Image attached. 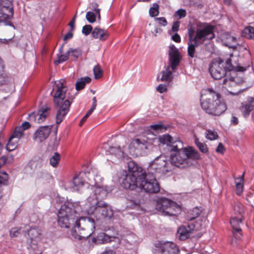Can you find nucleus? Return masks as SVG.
Returning a JSON list of instances; mask_svg holds the SVG:
<instances>
[{
    "instance_id": "f257e3e1",
    "label": "nucleus",
    "mask_w": 254,
    "mask_h": 254,
    "mask_svg": "<svg viewBox=\"0 0 254 254\" xmlns=\"http://www.w3.org/2000/svg\"><path fill=\"white\" fill-rule=\"evenodd\" d=\"M73 205L68 202L62 205L58 215V223L63 228L71 227V236L79 240H86L95 229L94 220L90 217H78Z\"/></svg>"
},
{
    "instance_id": "f03ea898",
    "label": "nucleus",
    "mask_w": 254,
    "mask_h": 254,
    "mask_svg": "<svg viewBox=\"0 0 254 254\" xmlns=\"http://www.w3.org/2000/svg\"><path fill=\"white\" fill-rule=\"evenodd\" d=\"M171 151L176 152L170 156L172 168L173 166L181 168L189 167L192 165V160L199 158V154L196 150L191 146L184 148L183 143L181 140L173 142Z\"/></svg>"
},
{
    "instance_id": "7ed1b4c3",
    "label": "nucleus",
    "mask_w": 254,
    "mask_h": 254,
    "mask_svg": "<svg viewBox=\"0 0 254 254\" xmlns=\"http://www.w3.org/2000/svg\"><path fill=\"white\" fill-rule=\"evenodd\" d=\"M239 57L230 55L229 58L227 59L225 62V66L223 61L220 58L214 59L210 64L209 67V71L211 76L215 79H220L226 75L227 71H244L250 65L247 67H243L239 64Z\"/></svg>"
},
{
    "instance_id": "20e7f679",
    "label": "nucleus",
    "mask_w": 254,
    "mask_h": 254,
    "mask_svg": "<svg viewBox=\"0 0 254 254\" xmlns=\"http://www.w3.org/2000/svg\"><path fill=\"white\" fill-rule=\"evenodd\" d=\"M220 95L212 89L203 91L201 97V106L207 113L220 116L226 110L225 104L220 101Z\"/></svg>"
},
{
    "instance_id": "39448f33",
    "label": "nucleus",
    "mask_w": 254,
    "mask_h": 254,
    "mask_svg": "<svg viewBox=\"0 0 254 254\" xmlns=\"http://www.w3.org/2000/svg\"><path fill=\"white\" fill-rule=\"evenodd\" d=\"M64 80L61 79L56 82L57 90L54 96V102L57 111L56 118V124L59 125L63 121L65 115L69 111L72 99H66V87L64 86Z\"/></svg>"
},
{
    "instance_id": "423d86ee",
    "label": "nucleus",
    "mask_w": 254,
    "mask_h": 254,
    "mask_svg": "<svg viewBox=\"0 0 254 254\" xmlns=\"http://www.w3.org/2000/svg\"><path fill=\"white\" fill-rule=\"evenodd\" d=\"M168 51L169 64L165 70L158 74L157 80L163 82H169L173 78L172 71H174L179 65L181 56L178 49L174 45L169 46Z\"/></svg>"
},
{
    "instance_id": "0eeeda50",
    "label": "nucleus",
    "mask_w": 254,
    "mask_h": 254,
    "mask_svg": "<svg viewBox=\"0 0 254 254\" xmlns=\"http://www.w3.org/2000/svg\"><path fill=\"white\" fill-rule=\"evenodd\" d=\"M128 172L124 178L122 186L126 189L133 190L139 187V181L143 177V169L134 161L128 163Z\"/></svg>"
},
{
    "instance_id": "6e6552de",
    "label": "nucleus",
    "mask_w": 254,
    "mask_h": 254,
    "mask_svg": "<svg viewBox=\"0 0 254 254\" xmlns=\"http://www.w3.org/2000/svg\"><path fill=\"white\" fill-rule=\"evenodd\" d=\"M155 138L151 139L143 136L132 139L129 144V149L133 155L143 156L147 153V151L152 147Z\"/></svg>"
},
{
    "instance_id": "1a4fd4ad",
    "label": "nucleus",
    "mask_w": 254,
    "mask_h": 254,
    "mask_svg": "<svg viewBox=\"0 0 254 254\" xmlns=\"http://www.w3.org/2000/svg\"><path fill=\"white\" fill-rule=\"evenodd\" d=\"M173 169L171 163L167 160V157L164 155H160L149 163L145 171L149 174L156 176L158 173L169 172Z\"/></svg>"
},
{
    "instance_id": "9d476101",
    "label": "nucleus",
    "mask_w": 254,
    "mask_h": 254,
    "mask_svg": "<svg viewBox=\"0 0 254 254\" xmlns=\"http://www.w3.org/2000/svg\"><path fill=\"white\" fill-rule=\"evenodd\" d=\"M88 214L94 213L97 219H110L113 216V211L107 203L103 201H95L87 210Z\"/></svg>"
},
{
    "instance_id": "9b49d317",
    "label": "nucleus",
    "mask_w": 254,
    "mask_h": 254,
    "mask_svg": "<svg viewBox=\"0 0 254 254\" xmlns=\"http://www.w3.org/2000/svg\"><path fill=\"white\" fill-rule=\"evenodd\" d=\"M156 208L164 215L176 216L181 212V207L175 202L166 198L159 199Z\"/></svg>"
},
{
    "instance_id": "f8f14e48",
    "label": "nucleus",
    "mask_w": 254,
    "mask_h": 254,
    "mask_svg": "<svg viewBox=\"0 0 254 254\" xmlns=\"http://www.w3.org/2000/svg\"><path fill=\"white\" fill-rule=\"evenodd\" d=\"M214 26L210 25H205L198 28L196 30L195 37L193 35V31L189 30V37L195 43L202 44L205 40H210L215 37L214 34Z\"/></svg>"
},
{
    "instance_id": "ddd939ff",
    "label": "nucleus",
    "mask_w": 254,
    "mask_h": 254,
    "mask_svg": "<svg viewBox=\"0 0 254 254\" xmlns=\"http://www.w3.org/2000/svg\"><path fill=\"white\" fill-rule=\"evenodd\" d=\"M143 177L139 181V188L148 193H155L160 190V185L156 179V175L149 174L143 170Z\"/></svg>"
},
{
    "instance_id": "4468645a",
    "label": "nucleus",
    "mask_w": 254,
    "mask_h": 254,
    "mask_svg": "<svg viewBox=\"0 0 254 254\" xmlns=\"http://www.w3.org/2000/svg\"><path fill=\"white\" fill-rule=\"evenodd\" d=\"M87 190L85 192V196L87 197V200L90 205H93L95 201H101L107 194V190L102 187L90 186L89 184H85Z\"/></svg>"
},
{
    "instance_id": "2eb2a0df",
    "label": "nucleus",
    "mask_w": 254,
    "mask_h": 254,
    "mask_svg": "<svg viewBox=\"0 0 254 254\" xmlns=\"http://www.w3.org/2000/svg\"><path fill=\"white\" fill-rule=\"evenodd\" d=\"M13 15L11 0H0V17H2V19H11Z\"/></svg>"
},
{
    "instance_id": "dca6fc26",
    "label": "nucleus",
    "mask_w": 254,
    "mask_h": 254,
    "mask_svg": "<svg viewBox=\"0 0 254 254\" xmlns=\"http://www.w3.org/2000/svg\"><path fill=\"white\" fill-rule=\"evenodd\" d=\"M52 128V126H45L39 127L34 133V140L39 143L44 141L49 137Z\"/></svg>"
},
{
    "instance_id": "f3484780",
    "label": "nucleus",
    "mask_w": 254,
    "mask_h": 254,
    "mask_svg": "<svg viewBox=\"0 0 254 254\" xmlns=\"http://www.w3.org/2000/svg\"><path fill=\"white\" fill-rule=\"evenodd\" d=\"M202 224L198 226L197 224H189L187 226L180 227L178 230V233L180 235V240H185L189 238L194 230H199Z\"/></svg>"
},
{
    "instance_id": "a211bd4d",
    "label": "nucleus",
    "mask_w": 254,
    "mask_h": 254,
    "mask_svg": "<svg viewBox=\"0 0 254 254\" xmlns=\"http://www.w3.org/2000/svg\"><path fill=\"white\" fill-rule=\"evenodd\" d=\"M85 183L82 179L78 176H75L72 181L69 183V188L72 191H80L85 195V192L87 190Z\"/></svg>"
},
{
    "instance_id": "6ab92c4d",
    "label": "nucleus",
    "mask_w": 254,
    "mask_h": 254,
    "mask_svg": "<svg viewBox=\"0 0 254 254\" xmlns=\"http://www.w3.org/2000/svg\"><path fill=\"white\" fill-rule=\"evenodd\" d=\"M50 109L48 106L45 105L41 107L37 114L34 112L31 113L29 115V117L31 120H33L38 123H41L45 120L48 116L47 112Z\"/></svg>"
},
{
    "instance_id": "aec40b11",
    "label": "nucleus",
    "mask_w": 254,
    "mask_h": 254,
    "mask_svg": "<svg viewBox=\"0 0 254 254\" xmlns=\"http://www.w3.org/2000/svg\"><path fill=\"white\" fill-rule=\"evenodd\" d=\"M243 216H235L230 220L231 225L234 230L235 237L240 238L241 235L239 232L241 231V225H242V219Z\"/></svg>"
},
{
    "instance_id": "412c9836",
    "label": "nucleus",
    "mask_w": 254,
    "mask_h": 254,
    "mask_svg": "<svg viewBox=\"0 0 254 254\" xmlns=\"http://www.w3.org/2000/svg\"><path fill=\"white\" fill-rule=\"evenodd\" d=\"M254 98L250 97L247 102H245L242 104L240 107V110L245 118L248 117L251 112L254 109Z\"/></svg>"
},
{
    "instance_id": "4be33fe9",
    "label": "nucleus",
    "mask_w": 254,
    "mask_h": 254,
    "mask_svg": "<svg viewBox=\"0 0 254 254\" xmlns=\"http://www.w3.org/2000/svg\"><path fill=\"white\" fill-rule=\"evenodd\" d=\"M91 34L94 38L99 39L102 41L106 40L108 37L107 31L99 27L95 28L92 31Z\"/></svg>"
},
{
    "instance_id": "5701e85b",
    "label": "nucleus",
    "mask_w": 254,
    "mask_h": 254,
    "mask_svg": "<svg viewBox=\"0 0 254 254\" xmlns=\"http://www.w3.org/2000/svg\"><path fill=\"white\" fill-rule=\"evenodd\" d=\"M107 152L109 153V155H114L118 159H121L124 157V152L123 148L120 146H110L107 150ZM107 155L108 154L107 153Z\"/></svg>"
},
{
    "instance_id": "b1692460",
    "label": "nucleus",
    "mask_w": 254,
    "mask_h": 254,
    "mask_svg": "<svg viewBox=\"0 0 254 254\" xmlns=\"http://www.w3.org/2000/svg\"><path fill=\"white\" fill-rule=\"evenodd\" d=\"M223 87L226 89L227 90H228V88L232 87H234L237 85V82L236 81V79L234 77H226L223 80ZM229 94L233 95H237L239 92H240V91L237 92H233L232 91H228Z\"/></svg>"
},
{
    "instance_id": "393cba45",
    "label": "nucleus",
    "mask_w": 254,
    "mask_h": 254,
    "mask_svg": "<svg viewBox=\"0 0 254 254\" xmlns=\"http://www.w3.org/2000/svg\"><path fill=\"white\" fill-rule=\"evenodd\" d=\"M188 54L190 57L193 58L195 57V48L200 45L198 42L195 43L194 41L189 37L188 43Z\"/></svg>"
},
{
    "instance_id": "a878e982",
    "label": "nucleus",
    "mask_w": 254,
    "mask_h": 254,
    "mask_svg": "<svg viewBox=\"0 0 254 254\" xmlns=\"http://www.w3.org/2000/svg\"><path fill=\"white\" fill-rule=\"evenodd\" d=\"M179 140H174L173 138L169 134H164L162 136H160L159 138V141L165 144H167V146H169L170 147L169 149L171 150V149L172 148V144H173V142L175 141H178Z\"/></svg>"
},
{
    "instance_id": "bb28decb",
    "label": "nucleus",
    "mask_w": 254,
    "mask_h": 254,
    "mask_svg": "<svg viewBox=\"0 0 254 254\" xmlns=\"http://www.w3.org/2000/svg\"><path fill=\"white\" fill-rule=\"evenodd\" d=\"M91 81V78L88 76L81 77L77 81L75 84V88L77 90H80L84 88L86 83Z\"/></svg>"
},
{
    "instance_id": "cd10ccee",
    "label": "nucleus",
    "mask_w": 254,
    "mask_h": 254,
    "mask_svg": "<svg viewBox=\"0 0 254 254\" xmlns=\"http://www.w3.org/2000/svg\"><path fill=\"white\" fill-rule=\"evenodd\" d=\"M245 172L243 173L242 176L238 179H237L235 181L236 183V189L237 193L238 195H240L242 192L243 191V183H244V178Z\"/></svg>"
},
{
    "instance_id": "c85d7f7f",
    "label": "nucleus",
    "mask_w": 254,
    "mask_h": 254,
    "mask_svg": "<svg viewBox=\"0 0 254 254\" xmlns=\"http://www.w3.org/2000/svg\"><path fill=\"white\" fill-rule=\"evenodd\" d=\"M202 212V209L198 207H195L190 210L188 215V218L190 220H192L198 217Z\"/></svg>"
},
{
    "instance_id": "c756f323",
    "label": "nucleus",
    "mask_w": 254,
    "mask_h": 254,
    "mask_svg": "<svg viewBox=\"0 0 254 254\" xmlns=\"http://www.w3.org/2000/svg\"><path fill=\"white\" fill-rule=\"evenodd\" d=\"M23 129L22 128V127H17L14 130V132L12 134V135L10 136V138L11 139H18V141L19 140V139L23 136Z\"/></svg>"
},
{
    "instance_id": "7c9ffc66",
    "label": "nucleus",
    "mask_w": 254,
    "mask_h": 254,
    "mask_svg": "<svg viewBox=\"0 0 254 254\" xmlns=\"http://www.w3.org/2000/svg\"><path fill=\"white\" fill-rule=\"evenodd\" d=\"M159 5L157 3H154L149 10V15L151 17H155L159 14Z\"/></svg>"
},
{
    "instance_id": "2f4dec72",
    "label": "nucleus",
    "mask_w": 254,
    "mask_h": 254,
    "mask_svg": "<svg viewBox=\"0 0 254 254\" xmlns=\"http://www.w3.org/2000/svg\"><path fill=\"white\" fill-rule=\"evenodd\" d=\"M18 139H13L9 138L8 142L6 146V150L8 151L14 150L17 147Z\"/></svg>"
},
{
    "instance_id": "473e14b6",
    "label": "nucleus",
    "mask_w": 254,
    "mask_h": 254,
    "mask_svg": "<svg viewBox=\"0 0 254 254\" xmlns=\"http://www.w3.org/2000/svg\"><path fill=\"white\" fill-rule=\"evenodd\" d=\"M7 179V174L5 172L0 174V199L2 197L1 185H6Z\"/></svg>"
},
{
    "instance_id": "72a5a7b5",
    "label": "nucleus",
    "mask_w": 254,
    "mask_h": 254,
    "mask_svg": "<svg viewBox=\"0 0 254 254\" xmlns=\"http://www.w3.org/2000/svg\"><path fill=\"white\" fill-rule=\"evenodd\" d=\"M243 35L249 39L254 38V28L251 26L246 27L243 31Z\"/></svg>"
},
{
    "instance_id": "f704fd0d",
    "label": "nucleus",
    "mask_w": 254,
    "mask_h": 254,
    "mask_svg": "<svg viewBox=\"0 0 254 254\" xmlns=\"http://www.w3.org/2000/svg\"><path fill=\"white\" fill-rule=\"evenodd\" d=\"M149 127L150 131L153 130L157 133H158L160 131H165L167 129V127L162 124L151 125Z\"/></svg>"
},
{
    "instance_id": "c9c22d12",
    "label": "nucleus",
    "mask_w": 254,
    "mask_h": 254,
    "mask_svg": "<svg viewBox=\"0 0 254 254\" xmlns=\"http://www.w3.org/2000/svg\"><path fill=\"white\" fill-rule=\"evenodd\" d=\"M60 160V154L58 152H55L54 155L50 158V163L53 167H56L59 164Z\"/></svg>"
},
{
    "instance_id": "e433bc0d",
    "label": "nucleus",
    "mask_w": 254,
    "mask_h": 254,
    "mask_svg": "<svg viewBox=\"0 0 254 254\" xmlns=\"http://www.w3.org/2000/svg\"><path fill=\"white\" fill-rule=\"evenodd\" d=\"M69 56L68 51L65 54H57L58 60L55 61V64H58L66 61L68 59Z\"/></svg>"
},
{
    "instance_id": "4c0bfd02",
    "label": "nucleus",
    "mask_w": 254,
    "mask_h": 254,
    "mask_svg": "<svg viewBox=\"0 0 254 254\" xmlns=\"http://www.w3.org/2000/svg\"><path fill=\"white\" fill-rule=\"evenodd\" d=\"M93 72L95 78L97 79L102 76L103 71L101 69L100 65L97 64L93 68Z\"/></svg>"
},
{
    "instance_id": "58836bf2",
    "label": "nucleus",
    "mask_w": 254,
    "mask_h": 254,
    "mask_svg": "<svg viewBox=\"0 0 254 254\" xmlns=\"http://www.w3.org/2000/svg\"><path fill=\"white\" fill-rule=\"evenodd\" d=\"M217 133L213 130H207L205 132V137L207 139L212 140L216 139L218 137Z\"/></svg>"
},
{
    "instance_id": "ea45409f",
    "label": "nucleus",
    "mask_w": 254,
    "mask_h": 254,
    "mask_svg": "<svg viewBox=\"0 0 254 254\" xmlns=\"http://www.w3.org/2000/svg\"><path fill=\"white\" fill-rule=\"evenodd\" d=\"M244 206L241 203H237L234 206V212L236 216H242L244 212Z\"/></svg>"
},
{
    "instance_id": "a19ab883",
    "label": "nucleus",
    "mask_w": 254,
    "mask_h": 254,
    "mask_svg": "<svg viewBox=\"0 0 254 254\" xmlns=\"http://www.w3.org/2000/svg\"><path fill=\"white\" fill-rule=\"evenodd\" d=\"M68 52L69 55L71 54V56L75 59L78 58L81 55V52L79 49L70 48L68 50Z\"/></svg>"
},
{
    "instance_id": "79ce46f5",
    "label": "nucleus",
    "mask_w": 254,
    "mask_h": 254,
    "mask_svg": "<svg viewBox=\"0 0 254 254\" xmlns=\"http://www.w3.org/2000/svg\"><path fill=\"white\" fill-rule=\"evenodd\" d=\"M86 18L87 20L91 23H94L96 21V16L95 14L91 11H88L86 14Z\"/></svg>"
},
{
    "instance_id": "37998d69",
    "label": "nucleus",
    "mask_w": 254,
    "mask_h": 254,
    "mask_svg": "<svg viewBox=\"0 0 254 254\" xmlns=\"http://www.w3.org/2000/svg\"><path fill=\"white\" fill-rule=\"evenodd\" d=\"M28 235L30 239L33 240L38 236L39 233L36 229L32 228L28 231Z\"/></svg>"
},
{
    "instance_id": "c03bdc74",
    "label": "nucleus",
    "mask_w": 254,
    "mask_h": 254,
    "mask_svg": "<svg viewBox=\"0 0 254 254\" xmlns=\"http://www.w3.org/2000/svg\"><path fill=\"white\" fill-rule=\"evenodd\" d=\"M92 29L91 25H86L82 27V33L85 36H87L91 32Z\"/></svg>"
},
{
    "instance_id": "a18cd8bd",
    "label": "nucleus",
    "mask_w": 254,
    "mask_h": 254,
    "mask_svg": "<svg viewBox=\"0 0 254 254\" xmlns=\"http://www.w3.org/2000/svg\"><path fill=\"white\" fill-rule=\"evenodd\" d=\"M175 15L178 16L179 19H181L186 16L187 12L185 9H180L175 12Z\"/></svg>"
},
{
    "instance_id": "49530a36",
    "label": "nucleus",
    "mask_w": 254,
    "mask_h": 254,
    "mask_svg": "<svg viewBox=\"0 0 254 254\" xmlns=\"http://www.w3.org/2000/svg\"><path fill=\"white\" fill-rule=\"evenodd\" d=\"M154 20L158 21L160 25L163 26H166L168 24L167 21L164 17L155 18Z\"/></svg>"
},
{
    "instance_id": "de8ad7c7",
    "label": "nucleus",
    "mask_w": 254,
    "mask_h": 254,
    "mask_svg": "<svg viewBox=\"0 0 254 254\" xmlns=\"http://www.w3.org/2000/svg\"><path fill=\"white\" fill-rule=\"evenodd\" d=\"M20 229H17L16 228H12L10 230V235L11 237H17L20 234Z\"/></svg>"
},
{
    "instance_id": "09e8293b",
    "label": "nucleus",
    "mask_w": 254,
    "mask_h": 254,
    "mask_svg": "<svg viewBox=\"0 0 254 254\" xmlns=\"http://www.w3.org/2000/svg\"><path fill=\"white\" fill-rule=\"evenodd\" d=\"M198 148L202 153H206L208 152V147L205 143H201V144H199Z\"/></svg>"
},
{
    "instance_id": "8fccbe9b",
    "label": "nucleus",
    "mask_w": 254,
    "mask_h": 254,
    "mask_svg": "<svg viewBox=\"0 0 254 254\" xmlns=\"http://www.w3.org/2000/svg\"><path fill=\"white\" fill-rule=\"evenodd\" d=\"M160 93H164L167 91V86L165 84H160L156 88Z\"/></svg>"
},
{
    "instance_id": "3c124183",
    "label": "nucleus",
    "mask_w": 254,
    "mask_h": 254,
    "mask_svg": "<svg viewBox=\"0 0 254 254\" xmlns=\"http://www.w3.org/2000/svg\"><path fill=\"white\" fill-rule=\"evenodd\" d=\"M224 151H225V148H224L223 145L222 144V143H219L216 149V151L217 153L223 154L224 153Z\"/></svg>"
},
{
    "instance_id": "603ef678",
    "label": "nucleus",
    "mask_w": 254,
    "mask_h": 254,
    "mask_svg": "<svg viewBox=\"0 0 254 254\" xmlns=\"http://www.w3.org/2000/svg\"><path fill=\"white\" fill-rule=\"evenodd\" d=\"M179 26H180V22H179V21L175 22L173 23V26L172 27V31L173 32L178 31L179 29Z\"/></svg>"
},
{
    "instance_id": "864d4df0",
    "label": "nucleus",
    "mask_w": 254,
    "mask_h": 254,
    "mask_svg": "<svg viewBox=\"0 0 254 254\" xmlns=\"http://www.w3.org/2000/svg\"><path fill=\"white\" fill-rule=\"evenodd\" d=\"M77 14L76 13L72 20L70 21V22L69 23L68 25L70 27L71 31H73L74 29V24L75 22V19L76 17Z\"/></svg>"
},
{
    "instance_id": "5fc2aeb1",
    "label": "nucleus",
    "mask_w": 254,
    "mask_h": 254,
    "mask_svg": "<svg viewBox=\"0 0 254 254\" xmlns=\"http://www.w3.org/2000/svg\"><path fill=\"white\" fill-rule=\"evenodd\" d=\"M6 19H2V17H0V26L2 24H4V25H10L12 26L14 28V26L10 22H7L6 21Z\"/></svg>"
},
{
    "instance_id": "6e6d98bb",
    "label": "nucleus",
    "mask_w": 254,
    "mask_h": 254,
    "mask_svg": "<svg viewBox=\"0 0 254 254\" xmlns=\"http://www.w3.org/2000/svg\"><path fill=\"white\" fill-rule=\"evenodd\" d=\"M172 39L176 42L179 43L181 42V37L177 33H176L173 36H172Z\"/></svg>"
},
{
    "instance_id": "4d7b16f0",
    "label": "nucleus",
    "mask_w": 254,
    "mask_h": 254,
    "mask_svg": "<svg viewBox=\"0 0 254 254\" xmlns=\"http://www.w3.org/2000/svg\"><path fill=\"white\" fill-rule=\"evenodd\" d=\"M19 127H22L24 131L25 130L28 129L30 127V124L28 122H25L22 124L21 126H19Z\"/></svg>"
},
{
    "instance_id": "13d9d810",
    "label": "nucleus",
    "mask_w": 254,
    "mask_h": 254,
    "mask_svg": "<svg viewBox=\"0 0 254 254\" xmlns=\"http://www.w3.org/2000/svg\"><path fill=\"white\" fill-rule=\"evenodd\" d=\"M72 37H73V33L71 32H69L64 36V40L66 41L68 39L72 38Z\"/></svg>"
},
{
    "instance_id": "bf43d9fd",
    "label": "nucleus",
    "mask_w": 254,
    "mask_h": 254,
    "mask_svg": "<svg viewBox=\"0 0 254 254\" xmlns=\"http://www.w3.org/2000/svg\"><path fill=\"white\" fill-rule=\"evenodd\" d=\"M231 122L232 124L234 125H237L238 124V119L235 116H232L231 120Z\"/></svg>"
},
{
    "instance_id": "052dcab7",
    "label": "nucleus",
    "mask_w": 254,
    "mask_h": 254,
    "mask_svg": "<svg viewBox=\"0 0 254 254\" xmlns=\"http://www.w3.org/2000/svg\"><path fill=\"white\" fill-rule=\"evenodd\" d=\"M88 118V116L86 115H85L81 120L80 122L79 123V126H82V125L84 124V123L85 122V121L87 120V119Z\"/></svg>"
},
{
    "instance_id": "680f3d73",
    "label": "nucleus",
    "mask_w": 254,
    "mask_h": 254,
    "mask_svg": "<svg viewBox=\"0 0 254 254\" xmlns=\"http://www.w3.org/2000/svg\"><path fill=\"white\" fill-rule=\"evenodd\" d=\"M162 32V29L159 28H155L154 31L152 32V33H155L154 36H156L157 33H160Z\"/></svg>"
},
{
    "instance_id": "e2e57ef3",
    "label": "nucleus",
    "mask_w": 254,
    "mask_h": 254,
    "mask_svg": "<svg viewBox=\"0 0 254 254\" xmlns=\"http://www.w3.org/2000/svg\"><path fill=\"white\" fill-rule=\"evenodd\" d=\"M101 254H115V253L112 250H107L105 251Z\"/></svg>"
},
{
    "instance_id": "0e129e2a",
    "label": "nucleus",
    "mask_w": 254,
    "mask_h": 254,
    "mask_svg": "<svg viewBox=\"0 0 254 254\" xmlns=\"http://www.w3.org/2000/svg\"><path fill=\"white\" fill-rule=\"evenodd\" d=\"M10 40L11 39H9V40H7L6 39H0V43L6 44L8 43V41Z\"/></svg>"
},
{
    "instance_id": "69168bd1",
    "label": "nucleus",
    "mask_w": 254,
    "mask_h": 254,
    "mask_svg": "<svg viewBox=\"0 0 254 254\" xmlns=\"http://www.w3.org/2000/svg\"><path fill=\"white\" fill-rule=\"evenodd\" d=\"M1 160L3 161V163L1 164V166H2L6 163V159L5 158V156H2V157H0V161H1ZM0 162H1V161H0Z\"/></svg>"
},
{
    "instance_id": "338daca9",
    "label": "nucleus",
    "mask_w": 254,
    "mask_h": 254,
    "mask_svg": "<svg viewBox=\"0 0 254 254\" xmlns=\"http://www.w3.org/2000/svg\"><path fill=\"white\" fill-rule=\"evenodd\" d=\"M92 7V9L95 11L96 9L98 8V4L96 3H93Z\"/></svg>"
},
{
    "instance_id": "774afa93",
    "label": "nucleus",
    "mask_w": 254,
    "mask_h": 254,
    "mask_svg": "<svg viewBox=\"0 0 254 254\" xmlns=\"http://www.w3.org/2000/svg\"><path fill=\"white\" fill-rule=\"evenodd\" d=\"M93 112V111L92 110V109H90L87 113L86 114H85V115H86L87 116H88L89 117V116L92 113V112Z\"/></svg>"
}]
</instances>
